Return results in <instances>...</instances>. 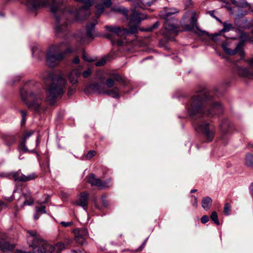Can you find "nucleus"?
I'll use <instances>...</instances> for the list:
<instances>
[{"label":"nucleus","instance_id":"nucleus-20","mask_svg":"<svg viewBox=\"0 0 253 253\" xmlns=\"http://www.w3.org/2000/svg\"><path fill=\"white\" fill-rule=\"evenodd\" d=\"M104 94L114 98H119L120 97V89L117 86L113 87L111 89H105Z\"/></svg>","mask_w":253,"mask_h":253},{"label":"nucleus","instance_id":"nucleus-25","mask_svg":"<svg viewBox=\"0 0 253 253\" xmlns=\"http://www.w3.org/2000/svg\"><path fill=\"white\" fill-rule=\"evenodd\" d=\"M245 165L247 167H253V154L248 153L246 155Z\"/></svg>","mask_w":253,"mask_h":253},{"label":"nucleus","instance_id":"nucleus-13","mask_svg":"<svg viewBox=\"0 0 253 253\" xmlns=\"http://www.w3.org/2000/svg\"><path fill=\"white\" fill-rule=\"evenodd\" d=\"M104 91L105 89H104L103 86L98 83L90 84L86 86L84 90V93L87 95L95 92L98 94H104Z\"/></svg>","mask_w":253,"mask_h":253},{"label":"nucleus","instance_id":"nucleus-60","mask_svg":"<svg viewBox=\"0 0 253 253\" xmlns=\"http://www.w3.org/2000/svg\"><path fill=\"white\" fill-rule=\"evenodd\" d=\"M252 194H253V190H252Z\"/></svg>","mask_w":253,"mask_h":253},{"label":"nucleus","instance_id":"nucleus-40","mask_svg":"<svg viewBox=\"0 0 253 253\" xmlns=\"http://www.w3.org/2000/svg\"><path fill=\"white\" fill-rule=\"evenodd\" d=\"M106 60L105 58H103L101 59H100V60L96 62L95 63V64L96 66H97V67L102 66H103L104 65H105V64L106 63Z\"/></svg>","mask_w":253,"mask_h":253},{"label":"nucleus","instance_id":"nucleus-2","mask_svg":"<svg viewBox=\"0 0 253 253\" xmlns=\"http://www.w3.org/2000/svg\"><path fill=\"white\" fill-rule=\"evenodd\" d=\"M76 1L82 2L84 5L77 9L73 6L67 7L66 5V1L64 2L65 8L63 12L56 13L59 18V26L60 32L56 35L58 37H63L67 35L68 33V24L69 23L68 19L65 18L67 14L70 15L74 18L75 21H81L87 18L90 15V7L92 5L91 0H75Z\"/></svg>","mask_w":253,"mask_h":253},{"label":"nucleus","instance_id":"nucleus-14","mask_svg":"<svg viewBox=\"0 0 253 253\" xmlns=\"http://www.w3.org/2000/svg\"><path fill=\"white\" fill-rule=\"evenodd\" d=\"M12 177L16 181L26 182L33 180L38 177L37 175L35 173H31L27 175H25L20 171H17L13 173Z\"/></svg>","mask_w":253,"mask_h":253},{"label":"nucleus","instance_id":"nucleus-1","mask_svg":"<svg viewBox=\"0 0 253 253\" xmlns=\"http://www.w3.org/2000/svg\"><path fill=\"white\" fill-rule=\"evenodd\" d=\"M212 92L204 89L193 95L186 106L190 117L192 119L200 118L199 121H193V125L196 131L202 133L206 142L213 140L216 127L212 123L205 122L203 118H212L223 113V108L221 104L212 102Z\"/></svg>","mask_w":253,"mask_h":253},{"label":"nucleus","instance_id":"nucleus-49","mask_svg":"<svg viewBox=\"0 0 253 253\" xmlns=\"http://www.w3.org/2000/svg\"><path fill=\"white\" fill-rule=\"evenodd\" d=\"M7 207V205L3 202L0 201V210Z\"/></svg>","mask_w":253,"mask_h":253},{"label":"nucleus","instance_id":"nucleus-33","mask_svg":"<svg viewBox=\"0 0 253 253\" xmlns=\"http://www.w3.org/2000/svg\"><path fill=\"white\" fill-rule=\"evenodd\" d=\"M101 188H105L110 187L112 185L111 180L110 178L106 179L104 181H102Z\"/></svg>","mask_w":253,"mask_h":253},{"label":"nucleus","instance_id":"nucleus-21","mask_svg":"<svg viewBox=\"0 0 253 253\" xmlns=\"http://www.w3.org/2000/svg\"><path fill=\"white\" fill-rule=\"evenodd\" d=\"M240 76L247 78H253V72L250 71L247 68L237 67V70Z\"/></svg>","mask_w":253,"mask_h":253},{"label":"nucleus","instance_id":"nucleus-7","mask_svg":"<svg viewBox=\"0 0 253 253\" xmlns=\"http://www.w3.org/2000/svg\"><path fill=\"white\" fill-rule=\"evenodd\" d=\"M178 11L176 9H170L169 11H166L164 15H162L164 19L166 20L164 24V26L168 33L171 35L173 37H175L178 35L179 30L178 20L175 19H169V17Z\"/></svg>","mask_w":253,"mask_h":253},{"label":"nucleus","instance_id":"nucleus-41","mask_svg":"<svg viewBox=\"0 0 253 253\" xmlns=\"http://www.w3.org/2000/svg\"><path fill=\"white\" fill-rule=\"evenodd\" d=\"M184 28L186 31H192L194 28H196L195 26H194L193 25L190 24H186L184 26Z\"/></svg>","mask_w":253,"mask_h":253},{"label":"nucleus","instance_id":"nucleus-47","mask_svg":"<svg viewBox=\"0 0 253 253\" xmlns=\"http://www.w3.org/2000/svg\"><path fill=\"white\" fill-rule=\"evenodd\" d=\"M191 197L193 198L194 199V203L193 204V206H194L195 208H197V206H198V200H197V198H196V196H194V195H192L191 196Z\"/></svg>","mask_w":253,"mask_h":253},{"label":"nucleus","instance_id":"nucleus-53","mask_svg":"<svg viewBox=\"0 0 253 253\" xmlns=\"http://www.w3.org/2000/svg\"><path fill=\"white\" fill-rule=\"evenodd\" d=\"M159 25L158 22H156L153 26V29L157 28Z\"/></svg>","mask_w":253,"mask_h":253},{"label":"nucleus","instance_id":"nucleus-19","mask_svg":"<svg viewBox=\"0 0 253 253\" xmlns=\"http://www.w3.org/2000/svg\"><path fill=\"white\" fill-rule=\"evenodd\" d=\"M87 181L91 184V186H96L100 189L101 188L102 180L96 177V176L93 173H90L87 176Z\"/></svg>","mask_w":253,"mask_h":253},{"label":"nucleus","instance_id":"nucleus-3","mask_svg":"<svg viewBox=\"0 0 253 253\" xmlns=\"http://www.w3.org/2000/svg\"><path fill=\"white\" fill-rule=\"evenodd\" d=\"M42 78L45 82H51L46 91V101L50 105H53L64 93L66 81L60 75L49 71L44 72Z\"/></svg>","mask_w":253,"mask_h":253},{"label":"nucleus","instance_id":"nucleus-12","mask_svg":"<svg viewBox=\"0 0 253 253\" xmlns=\"http://www.w3.org/2000/svg\"><path fill=\"white\" fill-rule=\"evenodd\" d=\"M96 12L95 16L96 18L93 22L87 25L86 26V35L88 38H93V33L94 30L95 26L97 24V18L103 12L104 7L102 3H99L95 5Z\"/></svg>","mask_w":253,"mask_h":253},{"label":"nucleus","instance_id":"nucleus-43","mask_svg":"<svg viewBox=\"0 0 253 253\" xmlns=\"http://www.w3.org/2000/svg\"><path fill=\"white\" fill-rule=\"evenodd\" d=\"M62 226L64 227H67L71 226L73 224V222L72 221L70 222H65V221H61L60 223Z\"/></svg>","mask_w":253,"mask_h":253},{"label":"nucleus","instance_id":"nucleus-6","mask_svg":"<svg viewBox=\"0 0 253 253\" xmlns=\"http://www.w3.org/2000/svg\"><path fill=\"white\" fill-rule=\"evenodd\" d=\"M28 244L33 248L32 251L28 253H53L55 248L51 244L41 239L36 230H28Z\"/></svg>","mask_w":253,"mask_h":253},{"label":"nucleus","instance_id":"nucleus-24","mask_svg":"<svg viewBox=\"0 0 253 253\" xmlns=\"http://www.w3.org/2000/svg\"><path fill=\"white\" fill-rule=\"evenodd\" d=\"M229 126L230 123L227 119L222 121L219 125L220 129L223 133H226L228 131Z\"/></svg>","mask_w":253,"mask_h":253},{"label":"nucleus","instance_id":"nucleus-17","mask_svg":"<svg viewBox=\"0 0 253 253\" xmlns=\"http://www.w3.org/2000/svg\"><path fill=\"white\" fill-rule=\"evenodd\" d=\"M82 66H79L77 68L73 69L69 74V80L70 82L74 84L78 82V80L81 75Z\"/></svg>","mask_w":253,"mask_h":253},{"label":"nucleus","instance_id":"nucleus-56","mask_svg":"<svg viewBox=\"0 0 253 253\" xmlns=\"http://www.w3.org/2000/svg\"><path fill=\"white\" fill-rule=\"evenodd\" d=\"M231 2L232 4H233L234 5L237 4V2L236 0H231Z\"/></svg>","mask_w":253,"mask_h":253},{"label":"nucleus","instance_id":"nucleus-35","mask_svg":"<svg viewBox=\"0 0 253 253\" xmlns=\"http://www.w3.org/2000/svg\"><path fill=\"white\" fill-rule=\"evenodd\" d=\"M231 206L229 203H226L224 207L223 212L225 215H228L231 211Z\"/></svg>","mask_w":253,"mask_h":253},{"label":"nucleus","instance_id":"nucleus-42","mask_svg":"<svg viewBox=\"0 0 253 253\" xmlns=\"http://www.w3.org/2000/svg\"><path fill=\"white\" fill-rule=\"evenodd\" d=\"M96 154V152L94 150H90L87 153L86 157L88 159H90L94 156Z\"/></svg>","mask_w":253,"mask_h":253},{"label":"nucleus","instance_id":"nucleus-50","mask_svg":"<svg viewBox=\"0 0 253 253\" xmlns=\"http://www.w3.org/2000/svg\"><path fill=\"white\" fill-rule=\"evenodd\" d=\"M73 63L74 64H78L80 62V59L78 56H76L73 60Z\"/></svg>","mask_w":253,"mask_h":253},{"label":"nucleus","instance_id":"nucleus-46","mask_svg":"<svg viewBox=\"0 0 253 253\" xmlns=\"http://www.w3.org/2000/svg\"><path fill=\"white\" fill-rule=\"evenodd\" d=\"M102 4L103 6H105L107 7H110L112 5V2L111 0H104Z\"/></svg>","mask_w":253,"mask_h":253},{"label":"nucleus","instance_id":"nucleus-10","mask_svg":"<svg viewBox=\"0 0 253 253\" xmlns=\"http://www.w3.org/2000/svg\"><path fill=\"white\" fill-rule=\"evenodd\" d=\"M146 16L141 13L136 8H134L130 16L129 22V31L131 33H135L137 31V27L142 20L146 18Z\"/></svg>","mask_w":253,"mask_h":253},{"label":"nucleus","instance_id":"nucleus-32","mask_svg":"<svg viewBox=\"0 0 253 253\" xmlns=\"http://www.w3.org/2000/svg\"><path fill=\"white\" fill-rule=\"evenodd\" d=\"M19 149L23 152H28V149L26 146V141L23 139V141L21 142L19 146Z\"/></svg>","mask_w":253,"mask_h":253},{"label":"nucleus","instance_id":"nucleus-39","mask_svg":"<svg viewBox=\"0 0 253 253\" xmlns=\"http://www.w3.org/2000/svg\"><path fill=\"white\" fill-rule=\"evenodd\" d=\"M34 133L33 130H29L25 132L23 135V140L26 141V139L31 136Z\"/></svg>","mask_w":253,"mask_h":253},{"label":"nucleus","instance_id":"nucleus-28","mask_svg":"<svg viewBox=\"0 0 253 253\" xmlns=\"http://www.w3.org/2000/svg\"><path fill=\"white\" fill-rule=\"evenodd\" d=\"M142 5L140 7L143 9L146 8L147 6H151L155 1V0H140Z\"/></svg>","mask_w":253,"mask_h":253},{"label":"nucleus","instance_id":"nucleus-44","mask_svg":"<svg viewBox=\"0 0 253 253\" xmlns=\"http://www.w3.org/2000/svg\"><path fill=\"white\" fill-rule=\"evenodd\" d=\"M91 71L90 69H87L83 72L82 75L84 78H87L90 76Z\"/></svg>","mask_w":253,"mask_h":253},{"label":"nucleus","instance_id":"nucleus-55","mask_svg":"<svg viewBox=\"0 0 253 253\" xmlns=\"http://www.w3.org/2000/svg\"><path fill=\"white\" fill-rule=\"evenodd\" d=\"M248 41H249L250 42L253 43V36L252 37H249V39H248Z\"/></svg>","mask_w":253,"mask_h":253},{"label":"nucleus","instance_id":"nucleus-48","mask_svg":"<svg viewBox=\"0 0 253 253\" xmlns=\"http://www.w3.org/2000/svg\"><path fill=\"white\" fill-rule=\"evenodd\" d=\"M246 61L249 64L250 67L253 69V57L251 59L246 60Z\"/></svg>","mask_w":253,"mask_h":253},{"label":"nucleus","instance_id":"nucleus-27","mask_svg":"<svg viewBox=\"0 0 253 253\" xmlns=\"http://www.w3.org/2000/svg\"><path fill=\"white\" fill-rule=\"evenodd\" d=\"M3 139L7 145H11L15 141V138L12 135H5L3 136Z\"/></svg>","mask_w":253,"mask_h":253},{"label":"nucleus","instance_id":"nucleus-18","mask_svg":"<svg viewBox=\"0 0 253 253\" xmlns=\"http://www.w3.org/2000/svg\"><path fill=\"white\" fill-rule=\"evenodd\" d=\"M14 247V244L10 245L6 241V236L3 235L1 238H0V250L2 251H10L13 250Z\"/></svg>","mask_w":253,"mask_h":253},{"label":"nucleus","instance_id":"nucleus-54","mask_svg":"<svg viewBox=\"0 0 253 253\" xmlns=\"http://www.w3.org/2000/svg\"><path fill=\"white\" fill-rule=\"evenodd\" d=\"M66 242H67V244L68 245H70L72 243V239H71L70 238H68L66 239Z\"/></svg>","mask_w":253,"mask_h":253},{"label":"nucleus","instance_id":"nucleus-15","mask_svg":"<svg viewBox=\"0 0 253 253\" xmlns=\"http://www.w3.org/2000/svg\"><path fill=\"white\" fill-rule=\"evenodd\" d=\"M89 195L86 192H83L80 193L78 199L75 202V204L77 206H81L85 210L88 208Z\"/></svg>","mask_w":253,"mask_h":253},{"label":"nucleus","instance_id":"nucleus-5","mask_svg":"<svg viewBox=\"0 0 253 253\" xmlns=\"http://www.w3.org/2000/svg\"><path fill=\"white\" fill-rule=\"evenodd\" d=\"M34 84L32 82L26 83L20 89V95L23 102L29 108L36 112L40 110V106L43 95L40 91H33Z\"/></svg>","mask_w":253,"mask_h":253},{"label":"nucleus","instance_id":"nucleus-31","mask_svg":"<svg viewBox=\"0 0 253 253\" xmlns=\"http://www.w3.org/2000/svg\"><path fill=\"white\" fill-rule=\"evenodd\" d=\"M35 208L36 211L41 214L45 213L46 212V207L42 204L40 206H36Z\"/></svg>","mask_w":253,"mask_h":253},{"label":"nucleus","instance_id":"nucleus-23","mask_svg":"<svg viewBox=\"0 0 253 253\" xmlns=\"http://www.w3.org/2000/svg\"><path fill=\"white\" fill-rule=\"evenodd\" d=\"M212 203V199L209 196L204 198L202 201V207L206 210L208 211L211 206Z\"/></svg>","mask_w":253,"mask_h":253},{"label":"nucleus","instance_id":"nucleus-59","mask_svg":"<svg viewBox=\"0 0 253 253\" xmlns=\"http://www.w3.org/2000/svg\"><path fill=\"white\" fill-rule=\"evenodd\" d=\"M22 253V252L20 251H18L17 252V253Z\"/></svg>","mask_w":253,"mask_h":253},{"label":"nucleus","instance_id":"nucleus-11","mask_svg":"<svg viewBox=\"0 0 253 253\" xmlns=\"http://www.w3.org/2000/svg\"><path fill=\"white\" fill-rule=\"evenodd\" d=\"M110 77L105 82L106 85L109 88L112 87L115 84V82L119 84L126 86L128 84L126 79L117 72H113L109 74Z\"/></svg>","mask_w":253,"mask_h":253},{"label":"nucleus","instance_id":"nucleus-30","mask_svg":"<svg viewBox=\"0 0 253 253\" xmlns=\"http://www.w3.org/2000/svg\"><path fill=\"white\" fill-rule=\"evenodd\" d=\"M210 218L211 220H212L215 224L217 225L219 224V221L218 219L217 213H216V211H212L211 213Z\"/></svg>","mask_w":253,"mask_h":253},{"label":"nucleus","instance_id":"nucleus-51","mask_svg":"<svg viewBox=\"0 0 253 253\" xmlns=\"http://www.w3.org/2000/svg\"><path fill=\"white\" fill-rule=\"evenodd\" d=\"M41 214H40L39 212H37L36 211V213L35 214L34 216V218L35 220H37L39 218V217H40L41 216Z\"/></svg>","mask_w":253,"mask_h":253},{"label":"nucleus","instance_id":"nucleus-8","mask_svg":"<svg viewBox=\"0 0 253 253\" xmlns=\"http://www.w3.org/2000/svg\"><path fill=\"white\" fill-rule=\"evenodd\" d=\"M248 34L245 32H242L239 37V42L234 49L228 48L226 44L225 43L222 44L221 46L225 54L229 55H234L238 54L241 58H243L245 55L243 48L245 45V42L248 41Z\"/></svg>","mask_w":253,"mask_h":253},{"label":"nucleus","instance_id":"nucleus-58","mask_svg":"<svg viewBox=\"0 0 253 253\" xmlns=\"http://www.w3.org/2000/svg\"><path fill=\"white\" fill-rule=\"evenodd\" d=\"M47 201H48V198H46L45 201L43 203H45L47 202Z\"/></svg>","mask_w":253,"mask_h":253},{"label":"nucleus","instance_id":"nucleus-9","mask_svg":"<svg viewBox=\"0 0 253 253\" xmlns=\"http://www.w3.org/2000/svg\"><path fill=\"white\" fill-rule=\"evenodd\" d=\"M105 29L109 32L105 35V37L111 40L112 43L121 45L122 43L120 40L123 33H126V29H121L119 26H106Z\"/></svg>","mask_w":253,"mask_h":253},{"label":"nucleus","instance_id":"nucleus-45","mask_svg":"<svg viewBox=\"0 0 253 253\" xmlns=\"http://www.w3.org/2000/svg\"><path fill=\"white\" fill-rule=\"evenodd\" d=\"M209 220V217L207 215H203L201 218V221L202 223L205 224L207 223Z\"/></svg>","mask_w":253,"mask_h":253},{"label":"nucleus","instance_id":"nucleus-4","mask_svg":"<svg viewBox=\"0 0 253 253\" xmlns=\"http://www.w3.org/2000/svg\"><path fill=\"white\" fill-rule=\"evenodd\" d=\"M78 48L73 50L66 42H62L51 45L46 54V62L50 67H54L63 60L65 56L74 52H77Z\"/></svg>","mask_w":253,"mask_h":253},{"label":"nucleus","instance_id":"nucleus-57","mask_svg":"<svg viewBox=\"0 0 253 253\" xmlns=\"http://www.w3.org/2000/svg\"><path fill=\"white\" fill-rule=\"evenodd\" d=\"M197 189H193L191 191V193H194V192H197Z\"/></svg>","mask_w":253,"mask_h":253},{"label":"nucleus","instance_id":"nucleus-29","mask_svg":"<svg viewBox=\"0 0 253 253\" xmlns=\"http://www.w3.org/2000/svg\"><path fill=\"white\" fill-rule=\"evenodd\" d=\"M223 28L222 29L221 32H228L230 31L231 30H232L234 29V27L233 25L231 23H227L226 22H224L223 23Z\"/></svg>","mask_w":253,"mask_h":253},{"label":"nucleus","instance_id":"nucleus-37","mask_svg":"<svg viewBox=\"0 0 253 253\" xmlns=\"http://www.w3.org/2000/svg\"><path fill=\"white\" fill-rule=\"evenodd\" d=\"M65 247V244L62 242H58L54 247L55 249H56L58 251H61L63 250Z\"/></svg>","mask_w":253,"mask_h":253},{"label":"nucleus","instance_id":"nucleus-52","mask_svg":"<svg viewBox=\"0 0 253 253\" xmlns=\"http://www.w3.org/2000/svg\"><path fill=\"white\" fill-rule=\"evenodd\" d=\"M213 11H211L210 12V14L213 17H214V18H215L217 21H219L220 22H221V21L217 18L215 16H214L213 14Z\"/></svg>","mask_w":253,"mask_h":253},{"label":"nucleus","instance_id":"nucleus-26","mask_svg":"<svg viewBox=\"0 0 253 253\" xmlns=\"http://www.w3.org/2000/svg\"><path fill=\"white\" fill-rule=\"evenodd\" d=\"M190 24L195 26L198 30H199V26L197 25V17L196 12H193L192 13L190 18Z\"/></svg>","mask_w":253,"mask_h":253},{"label":"nucleus","instance_id":"nucleus-36","mask_svg":"<svg viewBox=\"0 0 253 253\" xmlns=\"http://www.w3.org/2000/svg\"><path fill=\"white\" fill-rule=\"evenodd\" d=\"M20 112L21 114L22 120L21 121L22 125H24L26 121V117L27 116V112L26 111L20 110Z\"/></svg>","mask_w":253,"mask_h":253},{"label":"nucleus","instance_id":"nucleus-22","mask_svg":"<svg viewBox=\"0 0 253 253\" xmlns=\"http://www.w3.org/2000/svg\"><path fill=\"white\" fill-rule=\"evenodd\" d=\"M111 11L115 13H119L128 18L127 9L122 6H115L111 8Z\"/></svg>","mask_w":253,"mask_h":253},{"label":"nucleus","instance_id":"nucleus-34","mask_svg":"<svg viewBox=\"0 0 253 253\" xmlns=\"http://www.w3.org/2000/svg\"><path fill=\"white\" fill-rule=\"evenodd\" d=\"M23 196L26 198H27V195L25 194H23ZM34 202V199L31 197V196H29V199H26L25 201L23 203L24 205H32Z\"/></svg>","mask_w":253,"mask_h":253},{"label":"nucleus","instance_id":"nucleus-38","mask_svg":"<svg viewBox=\"0 0 253 253\" xmlns=\"http://www.w3.org/2000/svg\"><path fill=\"white\" fill-rule=\"evenodd\" d=\"M82 58L85 61H87V62L93 61V60L92 59V58L91 57H89L84 50L83 51V52Z\"/></svg>","mask_w":253,"mask_h":253},{"label":"nucleus","instance_id":"nucleus-16","mask_svg":"<svg viewBox=\"0 0 253 253\" xmlns=\"http://www.w3.org/2000/svg\"><path fill=\"white\" fill-rule=\"evenodd\" d=\"M88 237V231L85 228L79 229L77 234L75 236L76 241L81 244L84 245L86 243V239Z\"/></svg>","mask_w":253,"mask_h":253}]
</instances>
